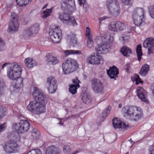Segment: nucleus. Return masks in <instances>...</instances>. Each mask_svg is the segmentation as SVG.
Wrapping results in <instances>:
<instances>
[{
    "instance_id": "nucleus-1",
    "label": "nucleus",
    "mask_w": 154,
    "mask_h": 154,
    "mask_svg": "<svg viewBox=\"0 0 154 154\" xmlns=\"http://www.w3.org/2000/svg\"><path fill=\"white\" fill-rule=\"evenodd\" d=\"M32 95L34 100L31 101L27 106L28 110L37 114L44 112L47 100L42 91L37 87H34Z\"/></svg>"
},
{
    "instance_id": "nucleus-2",
    "label": "nucleus",
    "mask_w": 154,
    "mask_h": 154,
    "mask_svg": "<svg viewBox=\"0 0 154 154\" xmlns=\"http://www.w3.org/2000/svg\"><path fill=\"white\" fill-rule=\"evenodd\" d=\"M7 67V75L11 80H15L20 78L21 75L22 69L17 63H5L2 65V69Z\"/></svg>"
},
{
    "instance_id": "nucleus-3",
    "label": "nucleus",
    "mask_w": 154,
    "mask_h": 154,
    "mask_svg": "<svg viewBox=\"0 0 154 154\" xmlns=\"http://www.w3.org/2000/svg\"><path fill=\"white\" fill-rule=\"evenodd\" d=\"M124 113L131 120L137 121L141 119L143 116L141 109L135 106H126L122 109Z\"/></svg>"
},
{
    "instance_id": "nucleus-4",
    "label": "nucleus",
    "mask_w": 154,
    "mask_h": 154,
    "mask_svg": "<svg viewBox=\"0 0 154 154\" xmlns=\"http://www.w3.org/2000/svg\"><path fill=\"white\" fill-rule=\"evenodd\" d=\"M13 139L7 142L3 146L5 152L8 154L16 153L17 152L20 146V137L13 136Z\"/></svg>"
},
{
    "instance_id": "nucleus-5",
    "label": "nucleus",
    "mask_w": 154,
    "mask_h": 154,
    "mask_svg": "<svg viewBox=\"0 0 154 154\" xmlns=\"http://www.w3.org/2000/svg\"><path fill=\"white\" fill-rule=\"evenodd\" d=\"M77 62L72 58H68L62 64V72L63 74L67 75L75 70Z\"/></svg>"
},
{
    "instance_id": "nucleus-6",
    "label": "nucleus",
    "mask_w": 154,
    "mask_h": 154,
    "mask_svg": "<svg viewBox=\"0 0 154 154\" xmlns=\"http://www.w3.org/2000/svg\"><path fill=\"white\" fill-rule=\"evenodd\" d=\"M30 124L26 120H21L18 123L13 124V129L19 134H21L27 132L30 127Z\"/></svg>"
},
{
    "instance_id": "nucleus-7",
    "label": "nucleus",
    "mask_w": 154,
    "mask_h": 154,
    "mask_svg": "<svg viewBox=\"0 0 154 154\" xmlns=\"http://www.w3.org/2000/svg\"><path fill=\"white\" fill-rule=\"evenodd\" d=\"M117 0H107L106 6L109 12L114 16H117L120 13L119 5Z\"/></svg>"
},
{
    "instance_id": "nucleus-8",
    "label": "nucleus",
    "mask_w": 154,
    "mask_h": 154,
    "mask_svg": "<svg viewBox=\"0 0 154 154\" xmlns=\"http://www.w3.org/2000/svg\"><path fill=\"white\" fill-rule=\"evenodd\" d=\"M88 63L92 65H98L103 63V60L102 57L97 53H93L88 56L86 59Z\"/></svg>"
},
{
    "instance_id": "nucleus-9",
    "label": "nucleus",
    "mask_w": 154,
    "mask_h": 154,
    "mask_svg": "<svg viewBox=\"0 0 154 154\" xmlns=\"http://www.w3.org/2000/svg\"><path fill=\"white\" fill-rule=\"evenodd\" d=\"M59 18L62 22L67 24L73 26L77 25L74 17L68 14L63 13H60Z\"/></svg>"
},
{
    "instance_id": "nucleus-10",
    "label": "nucleus",
    "mask_w": 154,
    "mask_h": 154,
    "mask_svg": "<svg viewBox=\"0 0 154 154\" xmlns=\"http://www.w3.org/2000/svg\"><path fill=\"white\" fill-rule=\"evenodd\" d=\"M91 87L93 91L97 93H102L103 90V86L100 81L95 78L91 80Z\"/></svg>"
},
{
    "instance_id": "nucleus-11",
    "label": "nucleus",
    "mask_w": 154,
    "mask_h": 154,
    "mask_svg": "<svg viewBox=\"0 0 154 154\" xmlns=\"http://www.w3.org/2000/svg\"><path fill=\"white\" fill-rule=\"evenodd\" d=\"M61 5L62 9L65 10L69 9L70 12L72 13L75 7V0H62Z\"/></svg>"
},
{
    "instance_id": "nucleus-12",
    "label": "nucleus",
    "mask_w": 154,
    "mask_h": 154,
    "mask_svg": "<svg viewBox=\"0 0 154 154\" xmlns=\"http://www.w3.org/2000/svg\"><path fill=\"white\" fill-rule=\"evenodd\" d=\"M108 27L110 30L116 32L122 31L126 28L125 25L120 21L111 23L109 26Z\"/></svg>"
},
{
    "instance_id": "nucleus-13",
    "label": "nucleus",
    "mask_w": 154,
    "mask_h": 154,
    "mask_svg": "<svg viewBox=\"0 0 154 154\" xmlns=\"http://www.w3.org/2000/svg\"><path fill=\"white\" fill-rule=\"evenodd\" d=\"M110 45L106 42H104L100 44L97 45L95 48L96 51L99 54H106L108 51Z\"/></svg>"
},
{
    "instance_id": "nucleus-14",
    "label": "nucleus",
    "mask_w": 154,
    "mask_h": 154,
    "mask_svg": "<svg viewBox=\"0 0 154 154\" xmlns=\"http://www.w3.org/2000/svg\"><path fill=\"white\" fill-rule=\"evenodd\" d=\"M112 124L113 127L115 129L119 131H122V129L126 130L128 127V125H126L116 118H114L113 119Z\"/></svg>"
},
{
    "instance_id": "nucleus-15",
    "label": "nucleus",
    "mask_w": 154,
    "mask_h": 154,
    "mask_svg": "<svg viewBox=\"0 0 154 154\" xmlns=\"http://www.w3.org/2000/svg\"><path fill=\"white\" fill-rule=\"evenodd\" d=\"M137 96L142 101L146 103H148V100L147 98V92L143 88L140 87L137 88Z\"/></svg>"
},
{
    "instance_id": "nucleus-16",
    "label": "nucleus",
    "mask_w": 154,
    "mask_h": 154,
    "mask_svg": "<svg viewBox=\"0 0 154 154\" xmlns=\"http://www.w3.org/2000/svg\"><path fill=\"white\" fill-rule=\"evenodd\" d=\"M49 34L50 38H59L62 37L61 30L58 26H55L54 29H50Z\"/></svg>"
},
{
    "instance_id": "nucleus-17",
    "label": "nucleus",
    "mask_w": 154,
    "mask_h": 154,
    "mask_svg": "<svg viewBox=\"0 0 154 154\" xmlns=\"http://www.w3.org/2000/svg\"><path fill=\"white\" fill-rule=\"evenodd\" d=\"M132 16L133 20H135L136 23H138L137 18L139 17L142 19L141 18H143V16H144L143 9L142 8H136L133 12Z\"/></svg>"
},
{
    "instance_id": "nucleus-18",
    "label": "nucleus",
    "mask_w": 154,
    "mask_h": 154,
    "mask_svg": "<svg viewBox=\"0 0 154 154\" xmlns=\"http://www.w3.org/2000/svg\"><path fill=\"white\" fill-rule=\"evenodd\" d=\"M73 84L69 85V91L72 94H74L77 92V89L79 88V81L76 77L72 80Z\"/></svg>"
},
{
    "instance_id": "nucleus-19",
    "label": "nucleus",
    "mask_w": 154,
    "mask_h": 154,
    "mask_svg": "<svg viewBox=\"0 0 154 154\" xmlns=\"http://www.w3.org/2000/svg\"><path fill=\"white\" fill-rule=\"evenodd\" d=\"M45 60L47 63L49 65H55L59 62V60L57 57L50 53L46 55Z\"/></svg>"
},
{
    "instance_id": "nucleus-20",
    "label": "nucleus",
    "mask_w": 154,
    "mask_h": 154,
    "mask_svg": "<svg viewBox=\"0 0 154 154\" xmlns=\"http://www.w3.org/2000/svg\"><path fill=\"white\" fill-rule=\"evenodd\" d=\"M118 71V69L114 66L110 67L109 70H107V73L110 78L115 79L117 77Z\"/></svg>"
},
{
    "instance_id": "nucleus-21",
    "label": "nucleus",
    "mask_w": 154,
    "mask_h": 154,
    "mask_svg": "<svg viewBox=\"0 0 154 154\" xmlns=\"http://www.w3.org/2000/svg\"><path fill=\"white\" fill-rule=\"evenodd\" d=\"M19 26L18 21H10L8 28V31L10 32H16L18 30Z\"/></svg>"
},
{
    "instance_id": "nucleus-22",
    "label": "nucleus",
    "mask_w": 154,
    "mask_h": 154,
    "mask_svg": "<svg viewBox=\"0 0 154 154\" xmlns=\"http://www.w3.org/2000/svg\"><path fill=\"white\" fill-rule=\"evenodd\" d=\"M61 151L58 147L52 145L48 147L46 150L45 154H60Z\"/></svg>"
},
{
    "instance_id": "nucleus-23",
    "label": "nucleus",
    "mask_w": 154,
    "mask_h": 154,
    "mask_svg": "<svg viewBox=\"0 0 154 154\" xmlns=\"http://www.w3.org/2000/svg\"><path fill=\"white\" fill-rule=\"evenodd\" d=\"M24 62L25 65L29 68H31L35 66L37 63L35 60L32 58L28 57L25 59Z\"/></svg>"
},
{
    "instance_id": "nucleus-24",
    "label": "nucleus",
    "mask_w": 154,
    "mask_h": 154,
    "mask_svg": "<svg viewBox=\"0 0 154 154\" xmlns=\"http://www.w3.org/2000/svg\"><path fill=\"white\" fill-rule=\"evenodd\" d=\"M15 84L13 85L14 89H20L22 88L23 85V79L22 78H19L17 80Z\"/></svg>"
},
{
    "instance_id": "nucleus-25",
    "label": "nucleus",
    "mask_w": 154,
    "mask_h": 154,
    "mask_svg": "<svg viewBox=\"0 0 154 154\" xmlns=\"http://www.w3.org/2000/svg\"><path fill=\"white\" fill-rule=\"evenodd\" d=\"M149 69V66L146 64L143 65L140 70V74L142 76H146Z\"/></svg>"
},
{
    "instance_id": "nucleus-26",
    "label": "nucleus",
    "mask_w": 154,
    "mask_h": 154,
    "mask_svg": "<svg viewBox=\"0 0 154 154\" xmlns=\"http://www.w3.org/2000/svg\"><path fill=\"white\" fill-rule=\"evenodd\" d=\"M63 52L66 56L70 55H79L82 54V51L80 50H67L63 51Z\"/></svg>"
},
{
    "instance_id": "nucleus-27",
    "label": "nucleus",
    "mask_w": 154,
    "mask_h": 154,
    "mask_svg": "<svg viewBox=\"0 0 154 154\" xmlns=\"http://www.w3.org/2000/svg\"><path fill=\"white\" fill-rule=\"evenodd\" d=\"M154 44V39H145L143 43V46L146 48L152 47Z\"/></svg>"
},
{
    "instance_id": "nucleus-28",
    "label": "nucleus",
    "mask_w": 154,
    "mask_h": 154,
    "mask_svg": "<svg viewBox=\"0 0 154 154\" xmlns=\"http://www.w3.org/2000/svg\"><path fill=\"white\" fill-rule=\"evenodd\" d=\"M121 52L122 54L125 56H129L131 53V49L127 46L122 47L121 49Z\"/></svg>"
},
{
    "instance_id": "nucleus-29",
    "label": "nucleus",
    "mask_w": 154,
    "mask_h": 154,
    "mask_svg": "<svg viewBox=\"0 0 154 154\" xmlns=\"http://www.w3.org/2000/svg\"><path fill=\"white\" fill-rule=\"evenodd\" d=\"M57 83V81L55 78L52 76L49 77L47 79L46 81V86L55 85Z\"/></svg>"
},
{
    "instance_id": "nucleus-30",
    "label": "nucleus",
    "mask_w": 154,
    "mask_h": 154,
    "mask_svg": "<svg viewBox=\"0 0 154 154\" xmlns=\"http://www.w3.org/2000/svg\"><path fill=\"white\" fill-rule=\"evenodd\" d=\"M142 46L141 45H138L137 47L136 53L137 54L138 60L140 61L141 59V57L142 55Z\"/></svg>"
},
{
    "instance_id": "nucleus-31",
    "label": "nucleus",
    "mask_w": 154,
    "mask_h": 154,
    "mask_svg": "<svg viewBox=\"0 0 154 154\" xmlns=\"http://www.w3.org/2000/svg\"><path fill=\"white\" fill-rule=\"evenodd\" d=\"M31 32H32L34 34L37 33L39 29V25L36 23L33 24L29 27Z\"/></svg>"
},
{
    "instance_id": "nucleus-32",
    "label": "nucleus",
    "mask_w": 154,
    "mask_h": 154,
    "mask_svg": "<svg viewBox=\"0 0 154 154\" xmlns=\"http://www.w3.org/2000/svg\"><path fill=\"white\" fill-rule=\"evenodd\" d=\"M32 0H16V2L18 5L20 6L23 5L26 6L29 4Z\"/></svg>"
},
{
    "instance_id": "nucleus-33",
    "label": "nucleus",
    "mask_w": 154,
    "mask_h": 154,
    "mask_svg": "<svg viewBox=\"0 0 154 154\" xmlns=\"http://www.w3.org/2000/svg\"><path fill=\"white\" fill-rule=\"evenodd\" d=\"M142 19H140L139 17H138L137 18V20L138 22V23H136L135 22V20H133L134 23L135 25L140 26H143L145 24V19L144 17V16H143V18H141Z\"/></svg>"
},
{
    "instance_id": "nucleus-34",
    "label": "nucleus",
    "mask_w": 154,
    "mask_h": 154,
    "mask_svg": "<svg viewBox=\"0 0 154 154\" xmlns=\"http://www.w3.org/2000/svg\"><path fill=\"white\" fill-rule=\"evenodd\" d=\"M47 88L50 93H54L57 90V84L51 85L47 86Z\"/></svg>"
},
{
    "instance_id": "nucleus-35",
    "label": "nucleus",
    "mask_w": 154,
    "mask_h": 154,
    "mask_svg": "<svg viewBox=\"0 0 154 154\" xmlns=\"http://www.w3.org/2000/svg\"><path fill=\"white\" fill-rule=\"evenodd\" d=\"M79 4L81 6H83L85 11H87L89 7V6L86 3L85 0H78Z\"/></svg>"
},
{
    "instance_id": "nucleus-36",
    "label": "nucleus",
    "mask_w": 154,
    "mask_h": 154,
    "mask_svg": "<svg viewBox=\"0 0 154 154\" xmlns=\"http://www.w3.org/2000/svg\"><path fill=\"white\" fill-rule=\"evenodd\" d=\"M32 135L34 139L37 140L40 137V132L36 129H34L32 132Z\"/></svg>"
},
{
    "instance_id": "nucleus-37",
    "label": "nucleus",
    "mask_w": 154,
    "mask_h": 154,
    "mask_svg": "<svg viewBox=\"0 0 154 154\" xmlns=\"http://www.w3.org/2000/svg\"><path fill=\"white\" fill-rule=\"evenodd\" d=\"M110 112V109L109 108H106L103 111L102 114V120L103 121L106 117L109 114Z\"/></svg>"
},
{
    "instance_id": "nucleus-38",
    "label": "nucleus",
    "mask_w": 154,
    "mask_h": 154,
    "mask_svg": "<svg viewBox=\"0 0 154 154\" xmlns=\"http://www.w3.org/2000/svg\"><path fill=\"white\" fill-rule=\"evenodd\" d=\"M52 8H51L50 9H46L45 11H43V17L44 18H46L49 16L52 13Z\"/></svg>"
},
{
    "instance_id": "nucleus-39",
    "label": "nucleus",
    "mask_w": 154,
    "mask_h": 154,
    "mask_svg": "<svg viewBox=\"0 0 154 154\" xmlns=\"http://www.w3.org/2000/svg\"><path fill=\"white\" fill-rule=\"evenodd\" d=\"M82 100L84 103L86 104L89 103L90 101V100L88 95L86 94H83Z\"/></svg>"
},
{
    "instance_id": "nucleus-40",
    "label": "nucleus",
    "mask_w": 154,
    "mask_h": 154,
    "mask_svg": "<svg viewBox=\"0 0 154 154\" xmlns=\"http://www.w3.org/2000/svg\"><path fill=\"white\" fill-rule=\"evenodd\" d=\"M7 110V109L5 107L0 106V119L5 115Z\"/></svg>"
},
{
    "instance_id": "nucleus-41",
    "label": "nucleus",
    "mask_w": 154,
    "mask_h": 154,
    "mask_svg": "<svg viewBox=\"0 0 154 154\" xmlns=\"http://www.w3.org/2000/svg\"><path fill=\"white\" fill-rule=\"evenodd\" d=\"M148 11L151 17L154 19V4L150 6L148 9Z\"/></svg>"
},
{
    "instance_id": "nucleus-42",
    "label": "nucleus",
    "mask_w": 154,
    "mask_h": 154,
    "mask_svg": "<svg viewBox=\"0 0 154 154\" xmlns=\"http://www.w3.org/2000/svg\"><path fill=\"white\" fill-rule=\"evenodd\" d=\"M86 43L87 47L90 48L93 46L94 41L92 39H87Z\"/></svg>"
},
{
    "instance_id": "nucleus-43",
    "label": "nucleus",
    "mask_w": 154,
    "mask_h": 154,
    "mask_svg": "<svg viewBox=\"0 0 154 154\" xmlns=\"http://www.w3.org/2000/svg\"><path fill=\"white\" fill-rule=\"evenodd\" d=\"M18 14L14 12H12L11 14V20L10 21H18Z\"/></svg>"
},
{
    "instance_id": "nucleus-44",
    "label": "nucleus",
    "mask_w": 154,
    "mask_h": 154,
    "mask_svg": "<svg viewBox=\"0 0 154 154\" xmlns=\"http://www.w3.org/2000/svg\"><path fill=\"white\" fill-rule=\"evenodd\" d=\"M71 151L70 146L68 145H65L63 146V151L65 154H69Z\"/></svg>"
},
{
    "instance_id": "nucleus-45",
    "label": "nucleus",
    "mask_w": 154,
    "mask_h": 154,
    "mask_svg": "<svg viewBox=\"0 0 154 154\" xmlns=\"http://www.w3.org/2000/svg\"><path fill=\"white\" fill-rule=\"evenodd\" d=\"M86 36L88 38H92V34L90 31V29L88 27L86 28Z\"/></svg>"
},
{
    "instance_id": "nucleus-46",
    "label": "nucleus",
    "mask_w": 154,
    "mask_h": 154,
    "mask_svg": "<svg viewBox=\"0 0 154 154\" xmlns=\"http://www.w3.org/2000/svg\"><path fill=\"white\" fill-rule=\"evenodd\" d=\"M27 154H42V152L40 149H32Z\"/></svg>"
},
{
    "instance_id": "nucleus-47",
    "label": "nucleus",
    "mask_w": 154,
    "mask_h": 154,
    "mask_svg": "<svg viewBox=\"0 0 154 154\" xmlns=\"http://www.w3.org/2000/svg\"><path fill=\"white\" fill-rule=\"evenodd\" d=\"M133 35V33L131 32H125L121 36L122 38H131V36Z\"/></svg>"
},
{
    "instance_id": "nucleus-48",
    "label": "nucleus",
    "mask_w": 154,
    "mask_h": 154,
    "mask_svg": "<svg viewBox=\"0 0 154 154\" xmlns=\"http://www.w3.org/2000/svg\"><path fill=\"white\" fill-rule=\"evenodd\" d=\"M67 42L69 43V45L72 46H75L78 44L77 39H69Z\"/></svg>"
},
{
    "instance_id": "nucleus-49",
    "label": "nucleus",
    "mask_w": 154,
    "mask_h": 154,
    "mask_svg": "<svg viewBox=\"0 0 154 154\" xmlns=\"http://www.w3.org/2000/svg\"><path fill=\"white\" fill-rule=\"evenodd\" d=\"M122 3L125 5L131 6L133 0H121Z\"/></svg>"
},
{
    "instance_id": "nucleus-50",
    "label": "nucleus",
    "mask_w": 154,
    "mask_h": 154,
    "mask_svg": "<svg viewBox=\"0 0 154 154\" xmlns=\"http://www.w3.org/2000/svg\"><path fill=\"white\" fill-rule=\"evenodd\" d=\"M30 28L27 29L26 31V36L28 37H29L33 35L34 34L32 32H31Z\"/></svg>"
},
{
    "instance_id": "nucleus-51",
    "label": "nucleus",
    "mask_w": 154,
    "mask_h": 154,
    "mask_svg": "<svg viewBox=\"0 0 154 154\" xmlns=\"http://www.w3.org/2000/svg\"><path fill=\"white\" fill-rule=\"evenodd\" d=\"M134 80L136 82V85H138L139 83H141L143 82L141 80L140 78L138 75H136L134 77Z\"/></svg>"
},
{
    "instance_id": "nucleus-52",
    "label": "nucleus",
    "mask_w": 154,
    "mask_h": 154,
    "mask_svg": "<svg viewBox=\"0 0 154 154\" xmlns=\"http://www.w3.org/2000/svg\"><path fill=\"white\" fill-rule=\"evenodd\" d=\"M6 126L7 125L5 123L2 124L0 125V132H2L4 131L6 128Z\"/></svg>"
},
{
    "instance_id": "nucleus-53",
    "label": "nucleus",
    "mask_w": 154,
    "mask_h": 154,
    "mask_svg": "<svg viewBox=\"0 0 154 154\" xmlns=\"http://www.w3.org/2000/svg\"><path fill=\"white\" fill-rule=\"evenodd\" d=\"M149 151L150 154H154V145H151L150 146Z\"/></svg>"
},
{
    "instance_id": "nucleus-54",
    "label": "nucleus",
    "mask_w": 154,
    "mask_h": 154,
    "mask_svg": "<svg viewBox=\"0 0 154 154\" xmlns=\"http://www.w3.org/2000/svg\"><path fill=\"white\" fill-rule=\"evenodd\" d=\"M110 17H109L107 16H106L103 17H100L99 18V23L100 24H101V22L104 20L109 18Z\"/></svg>"
},
{
    "instance_id": "nucleus-55",
    "label": "nucleus",
    "mask_w": 154,
    "mask_h": 154,
    "mask_svg": "<svg viewBox=\"0 0 154 154\" xmlns=\"http://www.w3.org/2000/svg\"><path fill=\"white\" fill-rule=\"evenodd\" d=\"M74 116H69L68 117H65V118H64L62 119H60V122L59 123V124H61V125H63V123H61L62 120H63V121H66V120H67L69 118H71V117H74Z\"/></svg>"
},
{
    "instance_id": "nucleus-56",
    "label": "nucleus",
    "mask_w": 154,
    "mask_h": 154,
    "mask_svg": "<svg viewBox=\"0 0 154 154\" xmlns=\"http://www.w3.org/2000/svg\"><path fill=\"white\" fill-rule=\"evenodd\" d=\"M51 40L54 44H59L60 41V39H51Z\"/></svg>"
},
{
    "instance_id": "nucleus-57",
    "label": "nucleus",
    "mask_w": 154,
    "mask_h": 154,
    "mask_svg": "<svg viewBox=\"0 0 154 154\" xmlns=\"http://www.w3.org/2000/svg\"><path fill=\"white\" fill-rule=\"evenodd\" d=\"M154 49L152 48H150L148 49V53L149 54L153 53Z\"/></svg>"
},
{
    "instance_id": "nucleus-58",
    "label": "nucleus",
    "mask_w": 154,
    "mask_h": 154,
    "mask_svg": "<svg viewBox=\"0 0 154 154\" xmlns=\"http://www.w3.org/2000/svg\"><path fill=\"white\" fill-rule=\"evenodd\" d=\"M5 43L2 39H0V47L3 46L5 45Z\"/></svg>"
},
{
    "instance_id": "nucleus-59",
    "label": "nucleus",
    "mask_w": 154,
    "mask_h": 154,
    "mask_svg": "<svg viewBox=\"0 0 154 154\" xmlns=\"http://www.w3.org/2000/svg\"><path fill=\"white\" fill-rule=\"evenodd\" d=\"M130 66V65L129 64H126L125 67V69L126 70L128 71L129 69Z\"/></svg>"
},
{
    "instance_id": "nucleus-60",
    "label": "nucleus",
    "mask_w": 154,
    "mask_h": 154,
    "mask_svg": "<svg viewBox=\"0 0 154 154\" xmlns=\"http://www.w3.org/2000/svg\"><path fill=\"white\" fill-rule=\"evenodd\" d=\"M110 36V37L109 38H113L114 37V35L113 33H111L109 35Z\"/></svg>"
},
{
    "instance_id": "nucleus-61",
    "label": "nucleus",
    "mask_w": 154,
    "mask_h": 154,
    "mask_svg": "<svg viewBox=\"0 0 154 154\" xmlns=\"http://www.w3.org/2000/svg\"><path fill=\"white\" fill-rule=\"evenodd\" d=\"M122 107V104H119V108H121Z\"/></svg>"
},
{
    "instance_id": "nucleus-62",
    "label": "nucleus",
    "mask_w": 154,
    "mask_h": 154,
    "mask_svg": "<svg viewBox=\"0 0 154 154\" xmlns=\"http://www.w3.org/2000/svg\"><path fill=\"white\" fill-rule=\"evenodd\" d=\"M47 5H46L44 7H43L42 9H44L45 8H46Z\"/></svg>"
},
{
    "instance_id": "nucleus-63",
    "label": "nucleus",
    "mask_w": 154,
    "mask_h": 154,
    "mask_svg": "<svg viewBox=\"0 0 154 154\" xmlns=\"http://www.w3.org/2000/svg\"><path fill=\"white\" fill-rule=\"evenodd\" d=\"M152 92L153 95H154V88L152 90Z\"/></svg>"
},
{
    "instance_id": "nucleus-64",
    "label": "nucleus",
    "mask_w": 154,
    "mask_h": 154,
    "mask_svg": "<svg viewBox=\"0 0 154 154\" xmlns=\"http://www.w3.org/2000/svg\"><path fill=\"white\" fill-rule=\"evenodd\" d=\"M129 141H130L131 143L133 142V141H132L131 139L130 140H129Z\"/></svg>"
}]
</instances>
